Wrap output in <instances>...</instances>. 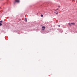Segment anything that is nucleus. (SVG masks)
<instances>
[{"mask_svg": "<svg viewBox=\"0 0 77 77\" xmlns=\"http://www.w3.org/2000/svg\"><path fill=\"white\" fill-rule=\"evenodd\" d=\"M58 26L60 27V25H58Z\"/></svg>", "mask_w": 77, "mask_h": 77, "instance_id": "10", "label": "nucleus"}, {"mask_svg": "<svg viewBox=\"0 0 77 77\" xmlns=\"http://www.w3.org/2000/svg\"><path fill=\"white\" fill-rule=\"evenodd\" d=\"M2 24L1 23H0V26H2Z\"/></svg>", "mask_w": 77, "mask_h": 77, "instance_id": "8", "label": "nucleus"}, {"mask_svg": "<svg viewBox=\"0 0 77 77\" xmlns=\"http://www.w3.org/2000/svg\"><path fill=\"white\" fill-rule=\"evenodd\" d=\"M45 26H43L42 27V30H45Z\"/></svg>", "mask_w": 77, "mask_h": 77, "instance_id": "1", "label": "nucleus"}, {"mask_svg": "<svg viewBox=\"0 0 77 77\" xmlns=\"http://www.w3.org/2000/svg\"><path fill=\"white\" fill-rule=\"evenodd\" d=\"M75 24L74 23H71V24L72 25H75Z\"/></svg>", "mask_w": 77, "mask_h": 77, "instance_id": "3", "label": "nucleus"}, {"mask_svg": "<svg viewBox=\"0 0 77 77\" xmlns=\"http://www.w3.org/2000/svg\"><path fill=\"white\" fill-rule=\"evenodd\" d=\"M25 20H26V21H27V19L26 18H25Z\"/></svg>", "mask_w": 77, "mask_h": 77, "instance_id": "5", "label": "nucleus"}, {"mask_svg": "<svg viewBox=\"0 0 77 77\" xmlns=\"http://www.w3.org/2000/svg\"><path fill=\"white\" fill-rule=\"evenodd\" d=\"M56 14V15H57L58 14V13H57Z\"/></svg>", "mask_w": 77, "mask_h": 77, "instance_id": "9", "label": "nucleus"}, {"mask_svg": "<svg viewBox=\"0 0 77 77\" xmlns=\"http://www.w3.org/2000/svg\"><path fill=\"white\" fill-rule=\"evenodd\" d=\"M41 17H43V15L41 14Z\"/></svg>", "mask_w": 77, "mask_h": 77, "instance_id": "6", "label": "nucleus"}, {"mask_svg": "<svg viewBox=\"0 0 77 77\" xmlns=\"http://www.w3.org/2000/svg\"><path fill=\"white\" fill-rule=\"evenodd\" d=\"M2 22H3V21H0V23H2Z\"/></svg>", "mask_w": 77, "mask_h": 77, "instance_id": "7", "label": "nucleus"}, {"mask_svg": "<svg viewBox=\"0 0 77 77\" xmlns=\"http://www.w3.org/2000/svg\"><path fill=\"white\" fill-rule=\"evenodd\" d=\"M68 24H69V26H70V27L71 26H72V25H71V23H68Z\"/></svg>", "mask_w": 77, "mask_h": 77, "instance_id": "4", "label": "nucleus"}, {"mask_svg": "<svg viewBox=\"0 0 77 77\" xmlns=\"http://www.w3.org/2000/svg\"><path fill=\"white\" fill-rule=\"evenodd\" d=\"M15 2H17V3H19V2H20V1L19 0H15Z\"/></svg>", "mask_w": 77, "mask_h": 77, "instance_id": "2", "label": "nucleus"}]
</instances>
